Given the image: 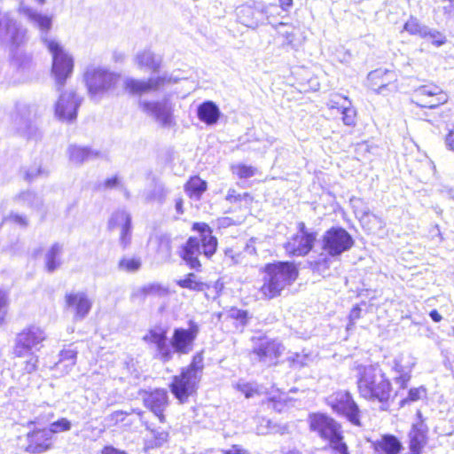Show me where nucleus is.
I'll return each mask as SVG.
<instances>
[{
    "instance_id": "obj_1",
    "label": "nucleus",
    "mask_w": 454,
    "mask_h": 454,
    "mask_svg": "<svg viewBox=\"0 0 454 454\" xmlns=\"http://www.w3.org/2000/svg\"><path fill=\"white\" fill-rule=\"evenodd\" d=\"M262 285L259 289L261 298L271 300L281 295L298 277V270L293 262H278L264 266Z\"/></svg>"
},
{
    "instance_id": "obj_2",
    "label": "nucleus",
    "mask_w": 454,
    "mask_h": 454,
    "mask_svg": "<svg viewBox=\"0 0 454 454\" xmlns=\"http://www.w3.org/2000/svg\"><path fill=\"white\" fill-rule=\"evenodd\" d=\"M357 388L361 397L381 403H387L392 393L391 383L379 365L358 367Z\"/></svg>"
},
{
    "instance_id": "obj_3",
    "label": "nucleus",
    "mask_w": 454,
    "mask_h": 454,
    "mask_svg": "<svg viewBox=\"0 0 454 454\" xmlns=\"http://www.w3.org/2000/svg\"><path fill=\"white\" fill-rule=\"evenodd\" d=\"M192 229L199 232V236L187 239L181 247L180 256L190 268L199 270L201 266L199 257L203 254L206 258H210L216 251L217 239L206 223H196Z\"/></svg>"
},
{
    "instance_id": "obj_4",
    "label": "nucleus",
    "mask_w": 454,
    "mask_h": 454,
    "mask_svg": "<svg viewBox=\"0 0 454 454\" xmlns=\"http://www.w3.org/2000/svg\"><path fill=\"white\" fill-rule=\"evenodd\" d=\"M203 368V356L197 353L193 356L192 363L183 369L179 375L173 377L170 390L180 403H185L188 397L196 392Z\"/></svg>"
},
{
    "instance_id": "obj_5",
    "label": "nucleus",
    "mask_w": 454,
    "mask_h": 454,
    "mask_svg": "<svg viewBox=\"0 0 454 454\" xmlns=\"http://www.w3.org/2000/svg\"><path fill=\"white\" fill-rule=\"evenodd\" d=\"M310 431L321 439L327 441L335 454H349L343 442L340 426L332 418L322 413H313L309 417Z\"/></svg>"
},
{
    "instance_id": "obj_6",
    "label": "nucleus",
    "mask_w": 454,
    "mask_h": 454,
    "mask_svg": "<svg viewBox=\"0 0 454 454\" xmlns=\"http://www.w3.org/2000/svg\"><path fill=\"white\" fill-rule=\"evenodd\" d=\"M121 75L101 67H89L84 73V81L91 100L99 101L113 92L119 83Z\"/></svg>"
},
{
    "instance_id": "obj_7",
    "label": "nucleus",
    "mask_w": 454,
    "mask_h": 454,
    "mask_svg": "<svg viewBox=\"0 0 454 454\" xmlns=\"http://www.w3.org/2000/svg\"><path fill=\"white\" fill-rule=\"evenodd\" d=\"M51 30L41 32L42 40L52 56L51 72L59 86H64L67 79L71 76L74 69L73 57L64 49V47L54 38L48 37L47 34Z\"/></svg>"
},
{
    "instance_id": "obj_8",
    "label": "nucleus",
    "mask_w": 454,
    "mask_h": 454,
    "mask_svg": "<svg viewBox=\"0 0 454 454\" xmlns=\"http://www.w3.org/2000/svg\"><path fill=\"white\" fill-rule=\"evenodd\" d=\"M47 335L43 328L29 325L23 328L15 338L13 353L17 357H24L27 354L35 353L43 347Z\"/></svg>"
},
{
    "instance_id": "obj_9",
    "label": "nucleus",
    "mask_w": 454,
    "mask_h": 454,
    "mask_svg": "<svg viewBox=\"0 0 454 454\" xmlns=\"http://www.w3.org/2000/svg\"><path fill=\"white\" fill-rule=\"evenodd\" d=\"M140 110L147 116L153 118L164 128L175 126L174 104L167 98L161 100L140 99L138 101Z\"/></svg>"
},
{
    "instance_id": "obj_10",
    "label": "nucleus",
    "mask_w": 454,
    "mask_h": 454,
    "mask_svg": "<svg viewBox=\"0 0 454 454\" xmlns=\"http://www.w3.org/2000/svg\"><path fill=\"white\" fill-rule=\"evenodd\" d=\"M353 246L352 236L341 227H332L323 235L322 249L332 257L340 255Z\"/></svg>"
},
{
    "instance_id": "obj_11",
    "label": "nucleus",
    "mask_w": 454,
    "mask_h": 454,
    "mask_svg": "<svg viewBox=\"0 0 454 454\" xmlns=\"http://www.w3.org/2000/svg\"><path fill=\"white\" fill-rule=\"evenodd\" d=\"M27 41V29L22 27L8 12H0V43L10 45L12 51Z\"/></svg>"
},
{
    "instance_id": "obj_12",
    "label": "nucleus",
    "mask_w": 454,
    "mask_h": 454,
    "mask_svg": "<svg viewBox=\"0 0 454 454\" xmlns=\"http://www.w3.org/2000/svg\"><path fill=\"white\" fill-rule=\"evenodd\" d=\"M317 233L309 231L303 222L297 223V232L285 244L286 253L294 256H304L313 248Z\"/></svg>"
},
{
    "instance_id": "obj_13",
    "label": "nucleus",
    "mask_w": 454,
    "mask_h": 454,
    "mask_svg": "<svg viewBox=\"0 0 454 454\" xmlns=\"http://www.w3.org/2000/svg\"><path fill=\"white\" fill-rule=\"evenodd\" d=\"M327 403L333 411L346 417L353 425H361L359 408L348 392L333 393L327 398Z\"/></svg>"
},
{
    "instance_id": "obj_14",
    "label": "nucleus",
    "mask_w": 454,
    "mask_h": 454,
    "mask_svg": "<svg viewBox=\"0 0 454 454\" xmlns=\"http://www.w3.org/2000/svg\"><path fill=\"white\" fill-rule=\"evenodd\" d=\"M284 350L285 347L281 342L264 337L254 342L251 352L252 359L270 366L277 363Z\"/></svg>"
},
{
    "instance_id": "obj_15",
    "label": "nucleus",
    "mask_w": 454,
    "mask_h": 454,
    "mask_svg": "<svg viewBox=\"0 0 454 454\" xmlns=\"http://www.w3.org/2000/svg\"><path fill=\"white\" fill-rule=\"evenodd\" d=\"M448 95L435 84H426L417 88L411 101L420 107L435 108L448 101Z\"/></svg>"
},
{
    "instance_id": "obj_16",
    "label": "nucleus",
    "mask_w": 454,
    "mask_h": 454,
    "mask_svg": "<svg viewBox=\"0 0 454 454\" xmlns=\"http://www.w3.org/2000/svg\"><path fill=\"white\" fill-rule=\"evenodd\" d=\"M143 340L154 348V357L163 363L173 358L170 340L168 341L167 331L161 327L150 329L144 336Z\"/></svg>"
},
{
    "instance_id": "obj_17",
    "label": "nucleus",
    "mask_w": 454,
    "mask_h": 454,
    "mask_svg": "<svg viewBox=\"0 0 454 454\" xmlns=\"http://www.w3.org/2000/svg\"><path fill=\"white\" fill-rule=\"evenodd\" d=\"M199 332V325L193 321L189 322L187 329L176 328L170 339L173 355H187L192 352Z\"/></svg>"
},
{
    "instance_id": "obj_18",
    "label": "nucleus",
    "mask_w": 454,
    "mask_h": 454,
    "mask_svg": "<svg viewBox=\"0 0 454 454\" xmlns=\"http://www.w3.org/2000/svg\"><path fill=\"white\" fill-rule=\"evenodd\" d=\"M236 16L239 23L254 29L263 25L266 17L263 4L254 1L238 6Z\"/></svg>"
},
{
    "instance_id": "obj_19",
    "label": "nucleus",
    "mask_w": 454,
    "mask_h": 454,
    "mask_svg": "<svg viewBox=\"0 0 454 454\" xmlns=\"http://www.w3.org/2000/svg\"><path fill=\"white\" fill-rule=\"evenodd\" d=\"M397 74L395 70L378 68L367 75V86L378 94L396 90Z\"/></svg>"
},
{
    "instance_id": "obj_20",
    "label": "nucleus",
    "mask_w": 454,
    "mask_h": 454,
    "mask_svg": "<svg viewBox=\"0 0 454 454\" xmlns=\"http://www.w3.org/2000/svg\"><path fill=\"white\" fill-rule=\"evenodd\" d=\"M82 98L75 92H63L55 104V115L61 121H72L76 119L77 110L82 104Z\"/></svg>"
},
{
    "instance_id": "obj_21",
    "label": "nucleus",
    "mask_w": 454,
    "mask_h": 454,
    "mask_svg": "<svg viewBox=\"0 0 454 454\" xmlns=\"http://www.w3.org/2000/svg\"><path fill=\"white\" fill-rule=\"evenodd\" d=\"M30 114V106L26 105L18 106V113L13 118V129L19 136L27 140H36L40 137V132L36 125L28 118Z\"/></svg>"
},
{
    "instance_id": "obj_22",
    "label": "nucleus",
    "mask_w": 454,
    "mask_h": 454,
    "mask_svg": "<svg viewBox=\"0 0 454 454\" xmlns=\"http://www.w3.org/2000/svg\"><path fill=\"white\" fill-rule=\"evenodd\" d=\"M66 308L75 321L84 319L90 313L92 301L84 292H71L65 295Z\"/></svg>"
},
{
    "instance_id": "obj_23",
    "label": "nucleus",
    "mask_w": 454,
    "mask_h": 454,
    "mask_svg": "<svg viewBox=\"0 0 454 454\" xmlns=\"http://www.w3.org/2000/svg\"><path fill=\"white\" fill-rule=\"evenodd\" d=\"M109 227L120 229L119 243L122 249H126L130 245L132 239L130 214L124 209L115 211L109 220Z\"/></svg>"
},
{
    "instance_id": "obj_24",
    "label": "nucleus",
    "mask_w": 454,
    "mask_h": 454,
    "mask_svg": "<svg viewBox=\"0 0 454 454\" xmlns=\"http://www.w3.org/2000/svg\"><path fill=\"white\" fill-rule=\"evenodd\" d=\"M171 78L167 74L157 77H151L148 80H138L134 78H127L124 85L127 90L132 94H143L149 91L158 90L166 83H169Z\"/></svg>"
},
{
    "instance_id": "obj_25",
    "label": "nucleus",
    "mask_w": 454,
    "mask_h": 454,
    "mask_svg": "<svg viewBox=\"0 0 454 454\" xmlns=\"http://www.w3.org/2000/svg\"><path fill=\"white\" fill-rule=\"evenodd\" d=\"M25 1L26 0H20L19 8L20 13L23 15L33 27L38 28L42 32L48 31L50 28H51L52 18L51 16L42 14L36 10L28 7ZM34 1L39 5H43L45 4V0Z\"/></svg>"
},
{
    "instance_id": "obj_26",
    "label": "nucleus",
    "mask_w": 454,
    "mask_h": 454,
    "mask_svg": "<svg viewBox=\"0 0 454 454\" xmlns=\"http://www.w3.org/2000/svg\"><path fill=\"white\" fill-rule=\"evenodd\" d=\"M26 451L32 454L43 453L52 447V436L47 428L35 429L27 434Z\"/></svg>"
},
{
    "instance_id": "obj_27",
    "label": "nucleus",
    "mask_w": 454,
    "mask_h": 454,
    "mask_svg": "<svg viewBox=\"0 0 454 454\" xmlns=\"http://www.w3.org/2000/svg\"><path fill=\"white\" fill-rule=\"evenodd\" d=\"M145 405L159 419L164 422V411L168 404V392L165 389H155L144 397Z\"/></svg>"
},
{
    "instance_id": "obj_28",
    "label": "nucleus",
    "mask_w": 454,
    "mask_h": 454,
    "mask_svg": "<svg viewBox=\"0 0 454 454\" xmlns=\"http://www.w3.org/2000/svg\"><path fill=\"white\" fill-rule=\"evenodd\" d=\"M403 29L413 35H418L422 38H433L434 42H435L437 45H441L444 43L439 32L436 30H431L427 26L420 24L419 21L413 17H411L406 21L403 26Z\"/></svg>"
},
{
    "instance_id": "obj_29",
    "label": "nucleus",
    "mask_w": 454,
    "mask_h": 454,
    "mask_svg": "<svg viewBox=\"0 0 454 454\" xmlns=\"http://www.w3.org/2000/svg\"><path fill=\"white\" fill-rule=\"evenodd\" d=\"M427 427L419 422L414 424L409 433L411 454H421L427 442Z\"/></svg>"
},
{
    "instance_id": "obj_30",
    "label": "nucleus",
    "mask_w": 454,
    "mask_h": 454,
    "mask_svg": "<svg viewBox=\"0 0 454 454\" xmlns=\"http://www.w3.org/2000/svg\"><path fill=\"white\" fill-rule=\"evenodd\" d=\"M12 205L18 208H27L32 211L39 210L43 206L42 199L32 191H22L12 199Z\"/></svg>"
},
{
    "instance_id": "obj_31",
    "label": "nucleus",
    "mask_w": 454,
    "mask_h": 454,
    "mask_svg": "<svg viewBox=\"0 0 454 454\" xmlns=\"http://www.w3.org/2000/svg\"><path fill=\"white\" fill-rule=\"evenodd\" d=\"M404 357L403 355L397 356L393 360L392 370L396 373L394 378L395 384L399 385L401 388H405L411 380V373L413 367V363L403 364Z\"/></svg>"
},
{
    "instance_id": "obj_32",
    "label": "nucleus",
    "mask_w": 454,
    "mask_h": 454,
    "mask_svg": "<svg viewBox=\"0 0 454 454\" xmlns=\"http://www.w3.org/2000/svg\"><path fill=\"white\" fill-rule=\"evenodd\" d=\"M374 454H399L403 449L401 442L392 434H384L374 442Z\"/></svg>"
},
{
    "instance_id": "obj_33",
    "label": "nucleus",
    "mask_w": 454,
    "mask_h": 454,
    "mask_svg": "<svg viewBox=\"0 0 454 454\" xmlns=\"http://www.w3.org/2000/svg\"><path fill=\"white\" fill-rule=\"evenodd\" d=\"M219 107L213 101H206L198 106V118L207 125H213L217 122L220 117Z\"/></svg>"
},
{
    "instance_id": "obj_34",
    "label": "nucleus",
    "mask_w": 454,
    "mask_h": 454,
    "mask_svg": "<svg viewBox=\"0 0 454 454\" xmlns=\"http://www.w3.org/2000/svg\"><path fill=\"white\" fill-rule=\"evenodd\" d=\"M69 160L74 164H81L84 161L98 158L100 153L88 147L70 145L68 147Z\"/></svg>"
},
{
    "instance_id": "obj_35",
    "label": "nucleus",
    "mask_w": 454,
    "mask_h": 454,
    "mask_svg": "<svg viewBox=\"0 0 454 454\" xmlns=\"http://www.w3.org/2000/svg\"><path fill=\"white\" fill-rule=\"evenodd\" d=\"M135 63L138 68H147L153 72H157L160 67L161 58L154 55L150 51H144L136 55Z\"/></svg>"
},
{
    "instance_id": "obj_36",
    "label": "nucleus",
    "mask_w": 454,
    "mask_h": 454,
    "mask_svg": "<svg viewBox=\"0 0 454 454\" xmlns=\"http://www.w3.org/2000/svg\"><path fill=\"white\" fill-rule=\"evenodd\" d=\"M76 363V351L63 349L59 353V359L55 364V369L62 374L68 373Z\"/></svg>"
},
{
    "instance_id": "obj_37",
    "label": "nucleus",
    "mask_w": 454,
    "mask_h": 454,
    "mask_svg": "<svg viewBox=\"0 0 454 454\" xmlns=\"http://www.w3.org/2000/svg\"><path fill=\"white\" fill-rule=\"evenodd\" d=\"M207 182L195 176L191 177L184 185L186 194L193 200H200L207 190Z\"/></svg>"
},
{
    "instance_id": "obj_38",
    "label": "nucleus",
    "mask_w": 454,
    "mask_h": 454,
    "mask_svg": "<svg viewBox=\"0 0 454 454\" xmlns=\"http://www.w3.org/2000/svg\"><path fill=\"white\" fill-rule=\"evenodd\" d=\"M62 246L55 243L45 254V266L48 272H53L61 265Z\"/></svg>"
},
{
    "instance_id": "obj_39",
    "label": "nucleus",
    "mask_w": 454,
    "mask_h": 454,
    "mask_svg": "<svg viewBox=\"0 0 454 454\" xmlns=\"http://www.w3.org/2000/svg\"><path fill=\"white\" fill-rule=\"evenodd\" d=\"M100 190H118L123 193L126 199L129 198V192L125 186L122 179L118 176H114L104 180L99 185Z\"/></svg>"
},
{
    "instance_id": "obj_40",
    "label": "nucleus",
    "mask_w": 454,
    "mask_h": 454,
    "mask_svg": "<svg viewBox=\"0 0 454 454\" xmlns=\"http://www.w3.org/2000/svg\"><path fill=\"white\" fill-rule=\"evenodd\" d=\"M168 294V289L166 286L159 283H151L137 290L134 295L141 297H145L147 295L164 296Z\"/></svg>"
},
{
    "instance_id": "obj_41",
    "label": "nucleus",
    "mask_w": 454,
    "mask_h": 454,
    "mask_svg": "<svg viewBox=\"0 0 454 454\" xmlns=\"http://www.w3.org/2000/svg\"><path fill=\"white\" fill-rule=\"evenodd\" d=\"M276 29L278 35H280L285 39V44L290 46L292 49H297L298 43H296L295 40V29L293 27L288 26L287 24L285 23H279L277 26Z\"/></svg>"
},
{
    "instance_id": "obj_42",
    "label": "nucleus",
    "mask_w": 454,
    "mask_h": 454,
    "mask_svg": "<svg viewBox=\"0 0 454 454\" xmlns=\"http://www.w3.org/2000/svg\"><path fill=\"white\" fill-rule=\"evenodd\" d=\"M176 284L182 288L192 291H203L207 286V285L200 281L193 273L187 274L184 278L177 280Z\"/></svg>"
},
{
    "instance_id": "obj_43",
    "label": "nucleus",
    "mask_w": 454,
    "mask_h": 454,
    "mask_svg": "<svg viewBox=\"0 0 454 454\" xmlns=\"http://www.w3.org/2000/svg\"><path fill=\"white\" fill-rule=\"evenodd\" d=\"M235 387L243 393L246 398H251L255 395H261L263 394L262 387H259V385L256 383H249L239 380L236 383Z\"/></svg>"
},
{
    "instance_id": "obj_44",
    "label": "nucleus",
    "mask_w": 454,
    "mask_h": 454,
    "mask_svg": "<svg viewBox=\"0 0 454 454\" xmlns=\"http://www.w3.org/2000/svg\"><path fill=\"white\" fill-rule=\"evenodd\" d=\"M71 421L67 418H61L57 421L51 423L47 430L51 432V435L53 437L54 434L67 432L71 429Z\"/></svg>"
},
{
    "instance_id": "obj_45",
    "label": "nucleus",
    "mask_w": 454,
    "mask_h": 454,
    "mask_svg": "<svg viewBox=\"0 0 454 454\" xmlns=\"http://www.w3.org/2000/svg\"><path fill=\"white\" fill-rule=\"evenodd\" d=\"M231 171L239 178H249L254 176L257 169L252 166H247L245 164H237L231 166Z\"/></svg>"
},
{
    "instance_id": "obj_46",
    "label": "nucleus",
    "mask_w": 454,
    "mask_h": 454,
    "mask_svg": "<svg viewBox=\"0 0 454 454\" xmlns=\"http://www.w3.org/2000/svg\"><path fill=\"white\" fill-rule=\"evenodd\" d=\"M26 360L21 363V370L24 373H32L37 370L39 358L35 353L27 354Z\"/></svg>"
},
{
    "instance_id": "obj_47",
    "label": "nucleus",
    "mask_w": 454,
    "mask_h": 454,
    "mask_svg": "<svg viewBox=\"0 0 454 454\" xmlns=\"http://www.w3.org/2000/svg\"><path fill=\"white\" fill-rule=\"evenodd\" d=\"M342 114V121L347 126H353L356 123V110L351 106V102L342 106L340 112Z\"/></svg>"
},
{
    "instance_id": "obj_48",
    "label": "nucleus",
    "mask_w": 454,
    "mask_h": 454,
    "mask_svg": "<svg viewBox=\"0 0 454 454\" xmlns=\"http://www.w3.org/2000/svg\"><path fill=\"white\" fill-rule=\"evenodd\" d=\"M140 267L141 262L137 258H123L119 262V268L128 272L137 271Z\"/></svg>"
},
{
    "instance_id": "obj_49",
    "label": "nucleus",
    "mask_w": 454,
    "mask_h": 454,
    "mask_svg": "<svg viewBox=\"0 0 454 454\" xmlns=\"http://www.w3.org/2000/svg\"><path fill=\"white\" fill-rule=\"evenodd\" d=\"M350 101L347 97H343L340 95H333L327 102V106L329 109L334 110L336 109L338 112H340L342 109V106H346Z\"/></svg>"
},
{
    "instance_id": "obj_50",
    "label": "nucleus",
    "mask_w": 454,
    "mask_h": 454,
    "mask_svg": "<svg viewBox=\"0 0 454 454\" xmlns=\"http://www.w3.org/2000/svg\"><path fill=\"white\" fill-rule=\"evenodd\" d=\"M229 317L239 321L243 325H247L249 316L248 312L244 309L231 308L228 312Z\"/></svg>"
},
{
    "instance_id": "obj_51",
    "label": "nucleus",
    "mask_w": 454,
    "mask_h": 454,
    "mask_svg": "<svg viewBox=\"0 0 454 454\" xmlns=\"http://www.w3.org/2000/svg\"><path fill=\"white\" fill-rule=\"evenodd\" d=\"M289 361L296 366H304L307 365L309 362L312 361L311 356L304 353H295L289 357Z\"/></svg>"
},
{
    "instance_id": "obj_52",
    "label": "nucleus",
    "mask_w": 454,
    "mask_h": 454,
    "mask_svg": "<svg viewBox=\"0 0 454 454\" xmlns=\"http://www.w3.org/2000/svg\"><path fill=\"white\" fill-rule=\"evenodd\" d=\"M159 252L162 253L165 257H168L171 254V239L168 235H161L159 239Z\"/></svg>"
},
{
    "instance_id": "obj_53",
    "label": "nucleus",
    "mask_w": 454,
    "mask_h": 454,
    "mask_svg": "<svg viewBox=\"0 0 454 454\" xmlns=\"http://www.w3.org/2000/svg\"><path fill=\"white\" fill-rule=\"evenodd\" d=\"M262 421H265L266 422V427L265 428L262 427V426H260L257 427V431H258V434H269V433H281L283 434L285 432V430L286 429V427H284L282 428V430L277 428V426H272V423L270 420H265V419H262Z\"/></svg>"
},
{
    "instance_id": "obj_54",
    "label": "nucleus",
    "mask_w": 454,
    "mask_h": 454,
    "mask_svg": "<svg viewBox=\"0 0 454 454\" xmlns=\"http://www.w3.org/2000/svg\"><path fill=\"white\" fill-rule=\"evenodd\" d=\"M8 308V294L5 291L0 290V324L4 322Z\"/></svg>"
},
{
    "instance_id": "obj_55",
    "label": "nucleus",
    "mask_w": 454,
    "mask_h": 454,
    "mask_svg": "<svg viewBox=\"0 0 454 454\" xmlns=\"http://www.w3.org/2000/svg\"><path fill=\"white\" fill-rule=\"evenodd\" d=\"M426 395V388L424 387L411 388L405 401L416 402Z\"/></svg>"
},
{
    "instance_id": "obj_56",
    "label": "nucleus",
    "mask_w": 454,
    "mask_h": 454,
    "mask_svg": "<svg viewBox=\"0 0 454 454\" xmlns=\"http://www.w3.org/2000/svg\"><path fill=\"white\" fill-rule=\"evenodd\" d=\"M263 9L265 11V22H268L269 24H272L273 22V17L275 14L278 13V7L275 4H269L265 5L263 4Z\"/></svg>"
},
{
    "instance_id": "obj_57",
    "label": "nucleus",
    "mask_w": 454,
    "mask_h": 454,
    "mask_svg": "<svg viewBox=\"0 0 454 454\" xmlns=\"http://www.w3.org/2000/svg\"><path fill=\"white\" fill-rule=\"evenodd\" d=\"M48 172L43 169L41 167L39 168H31L27 171V179L31 181L34 178L40 176H47Z\"/></svg>"
},
{
    "instance_id": "obj_58",
    "label": "nucleus",
    "mask_w": 454,
    "mask_h": 454,
    "mask_svg": "<svg viewBox=\"0 0 454 454\" xmlns=\"http://www.w3.org/2000/svg\"><path fill=\"white\" fill-rule=\"evenodd\" d=\"M222 454H249V451L241 445L234 444L230 449L221 450Z\"/></svg>"
},
{
    "instance_id": "obj_59",
    "label": "nucleus",
    "mask_w": 454,
    "mask_h": 454,
    "mask_svg": "<svg viewBox=\"0 0 454 454\" xmlns=\"http://www.w3.org/2000/svg\"><path fill=\"white\" fill-rule=\"evenodd\" d=\"M269 403H272V408L278 411H281L285 406L284 403L279 396L278 399L276 395H272L269 398Z\"/></svg>"
},
{
    "instance_id": "obj_60",
    "label": "nucleus",
    "mask_w": 454,
    "mask_h": 454,
    "mask_svg": "<svg viewBox=\"0 0 454 454\" xmlns=\"http://www.w3.org/2000/svg\"><path fill=\"white\" fill-rule=\"evenodd\" d=\"M257 242L256 238H251L245 247V252L249 254H256L255 244Z\"/></svg>"
},
{
    "instance_id": "obj_61",
    "label": "nucleus",
    "mask_w": 454,
    "mask_h": 454,
    "mask_svg": "<svg viewBox=\"0 0 454 454\" xmlns=\"http://www.w3.org/2000/svg\"><path fill=\"white\" fill-rule=\"evenodd\" d=\"M241 200V195L234 189H229L226 195V200L232 203Z\"/></svg>"
},
{
    "instance_id": "obj_62",
    "label": "nucleus",
    "mask_w": 454,
    "mask_h": 454,
    "mask_svg": "<svg viewBox=\"0 0 454 454\" xmlns=\"http://www.w3.org/2000/svg\"><path fill=\"white\" fill-rule=\"evenodd\" d=\"M101 454H127V453L122 450H117L112 446H106L102 450Z\"/></svg>"
},
{
    "instance_id": "obj_63",
    "label": "nucleus",
    "mask_w": 454,
    "mask_h": 454,
    "mask_svg": "<svg viewBox=\"0 0 454 454\" xmlns=\"http://www.w3.org/2000/svg\"><path fill=\"white\" fill-rule=\"evenodd\" d=\"M168 437V434L166 431L159 432V433L157 434V435H155V438H156V440H157V443H158L159 445H161L162 443H164L165 442H167Z\"/></svg>"
},
{
    "instance_id": "obj_64",
    "label": "nucleus",
    "mask_w": 454,
    "mask_h": 454,
    "mask_svg": "<svg viewBox=\"0 0 454 454\" xmlns=\"http://www.w3.org/2000/svg\"><path fill=\"white\" fill-rule=\"evenodd\" d=\"M446 145L450 150L454 151V129L450 130L447 135Z\"/></svg>"
}]
</instances>
